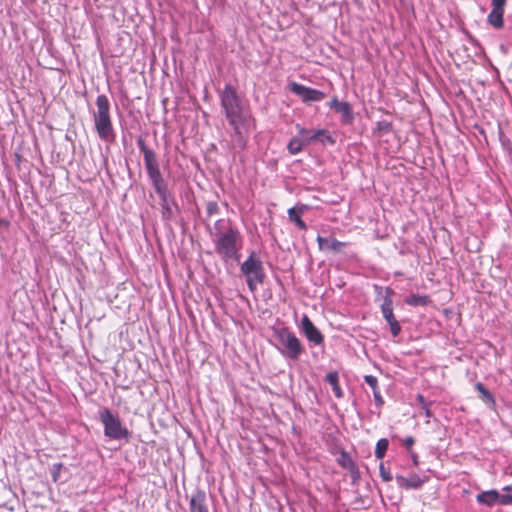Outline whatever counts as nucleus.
Here are the masks:
<instances>
[{"mask_svg": "<svg viewBox=\"0 0 512 512\" xmlns=\"http://www.w3.org/2000/svg\"><path fill=\"white\" fill-rule=\"evenodd\" d=\"M211 236L215 252L223 261H239L243 238L236 226L232 225L229 221L219 219L214 224Z\"/></svg>", "mask_w": 512, "mask_h": 512, "instance_id": "1", "label": "nucleus"}, {"mask_svg": "<svg viewBox=\"0 0 512 512\" xmlns=\"http://www.w3.org/2000/svg\"><path fill=\"white\" fill-rule=\"evenodd\" d=\"M219 98L222 111L229 124H234L235 121L249 120V112L235 87L226 84L224 89L219 92Z\"/></svg>", "mask_w": 512, "mask_h": 512, "instance_id": "2", "label": "nucleus"}, {"mask_svg": "<svg viewBox=\"0 0 512 512\" xmlns=\"http://www.w3.org/2000/svg\"><path fill=\"white\" fill-rule=\"evenodd\" d=\"M96 107L93 120L97 135L102 141L112 143L115 141L116 135L110 116V102L106 95L97 96Z\"/></svg>", "mask_w": 512, "mask_h": 512, "instance_id": "3", "label": "nucleus"}, {"mask_svg": "<svg viewBox=\"0 0 512 512\" xmlns=\"http://www.w3.org/2000/svg\"><path fill=\"white\" fill-rule=\"evenodd\" d=\"M275 337L278 341L276 348L280 354L291 361H298L305 351L304 346L288 328H280L275 331Z\"/></svg>", "mask_w": 512, "mask_h": 512, "instance_id": "4", "label": "nucleus"}, {"mask_svg": "<svg viewBox=\"0 0 512 512\" xmlns=\"http://www.w3.org/2000/svg\"><path fill=\"white\" fill-rule=\"evenodd\" d=\"M99 420L104 427V435L110 440L129 441L130 432L122 425L121 419L110 409L104 408L99 412Z\"/></svg>", "mask_w": 512, "mask_h": 512, "instance_id": "5", "label": "nucleus"}, {"mask_svg": "<svg viewBox=\"0 0 512 512\" xmlns=\"http://www.w3.org/2000/svg\"><path fill=\"white\" fill-rule=\"evenodd\" d=\"M240 270L246 277V282L251 292L257 289L258 284H263L265 271L262 261L255 251H252L248 258L241 264Z\"/></svg>", "mask_w": 512, "mask_h": 512, "instance_id": "6", "label": "nucleus"}, {"mask_svg": "<svg viewBox=\"0 0 512 512\" xmlns=\"http://www.w3.org/2000/svg\"><path fill=\"white\" fill-rule=\"evenodd\" d=\"M232 127L230 135V148L234 151H243L247 145L248 139V120L243 122L235 121L234 124H229Z\"/></svg>", "mask_w": 512, "mask_h": 512, "instance_id": "7", "label": "nucleus"}, {"mask_svg": "<svg viewBox=\"0 0 512 512\" xmlns=\"http://www.w3.org/2000/svg\"><path fill=\"white\" fill-rule=\"evenodd\" d=\"M147 175L153 185L155 192H161L168 189L167 182L160 171L157 156L144 160Z\"/></svg>", "mask_w": 512, "mask_h": 512, "instance_id": "8", "label": "nucleus"}, {"mask_svg": "<svg viewBox=\"0 0 512 512\" xmlns=\"http://www.w3.org/2000/svg\"><path fill=\"white\" fill-rule=\"evenodd\" d=\"M147 175L153 185L155 192H161L168 189L167 182L160 171L157 156L144 160Z\"/></svg>", "mask_w": 512, "mask_h": 512, "instance_id": "9", "label": "nucleus"}, {"mask_svg": "<svg viewBox=\"0 0 512 512\" xmlns=\"http://www.w3.org/2000/svg\"><path fill=\"white\" fill-rule=\"evenodd\" d=\"M296 129L298 130L299 135L303 136L306 146L315 142H320L322 144L328 143L331 145L335 143V140L327 129L307 130L299 124L296 125Z\"/></svg>", "mask_w": 512, "mask_h": 512, "instance_id": "10", "label": "nucleus"}, {"mask_svg": "<svg viewBox=\"0 0 512 512\" xmlns=\"http://www.w3.org/2000/svg\"><path fill=\"white\" fill-rule=\"evenodd\" d=\"M290 91L299 96L303 102H319L326 97V94L320 90L306 87L302 84L291 82Z\"/></svg>", "mask_w": 512, "mask_h": 512, "instance_id": "11", "label": "nucleus"}, {"mask_svg": "<svg viewBox=\"0 0 512 512\" xmlns=\"http://www.w3.org/2000/svg\"><path fill=\"white\" fill-rule=\"evenodd\" d=\"M301 330L310 343L314 345L323 344L324 336L307 315H304L301 320Z\"/></svg>", "mask_w": 512, "mask_h": 512, "instance_id": "12", "label": "nucleus"}, {"mask_svg": "<svg viewBox=\"0 0 512 512\" xmlns=\"http://www.w3.org/2000/svg\"><path fill=\"white\" fill-rule=\"evenodd\" d=\"M160 198V205L162 208V217L165 220H170L174 216L173 206H176L174 199L171 196L169 189L156 193Z\"/></svg>", "mask_w": 512, "mask_h": 512, "instance_id": "13", "label": "nucleus"}, {"mask_svg": "<svg viewBox=\"0 0 512 512\" xmlns=\"http://www.w3.org/2000/svg\"><path fill=\"white\" fill-rule=\"evenodd\" d=\"M316 240L321 251H333L338 253L346 246L345 242H341L335 238L318 236Z\"/></svg>", "mask_w": 512, "mask_h": 512, "instance_id": "14", "label": "nucleus"}, {"mask_svg": "<svg viewBox=\"0 0 512 512\" xmlns=\"http://www.w3.org/2000/svg\"><path fill=\"white\" fill-rule=\"evenodd\" d=\"M206 493L203 490L197 489L191 496L190 499V511L191 512H208L206 504Z\"/></svg>", "mask_w": 512, "mask_h": 512, "instance_id": "15", "label": "nucleus"}, {"mask_svg": "<svg viewBox=\"0 0 512 512\" xmlns=\"http://www.w3.org/2000/svg\"><path fill=\"white\" fill-rule=\"evenodd\" d=\"M392 294L393 291L390 288H387L386 296L384 297L383 303L381 305L382 314L387 323L397 320L393 313V301L391 299Z\"/></svg>", "mask_w": 512, "mask_h": 512, "instance_id": "16", "label": "nucleus"}, {"mask_svg": "<svg viewBox=\"0 0 512 512\" xmlns=\"http://www.w3.org/2000/svg\"><path fill=\"white\" fill-rule=\"evenodd\" d=\"M396 481L399 487L404 489H418L422 486L423 480L416 474H412L410 477L406 478L402 475L396 476Z\"/></svg>", "mask_w": 512, "mask_h": 512, "instance_id": "17", "label": "nucleus"}, {"mask_svg": "<svg viewBox=\"0 0 512 512\" xmlns=\"http://www.w3.org/2000/svg\"><path fill=\"white\" fill-rule=\"evenodd\" d=\"M487 22L495 29H501L504 25V9L492 8L488 14Z\"/></svg>", "mask_w": 512, "mask_h": 512, "instance_id": "18", "label": "nucleus"}, {"mask_svg": "<svg viewBox=\"0 0 512 512\" xmlns=\"http://www.w3.org/2000/svg\"><path fill=\"white\" fill-rule=\"evenodd\" d=\"M364 380L373 390V396H374V401H375L376 405H378V406L383 405L384 400H383V397L381 396L380 391L378 389L377 378L373 375H366L364 377Z\"/></svg>", "mask_w": 512, "mask_h": 512, "instance_id": "19", "label": "nucleus"}, {"mask_svg": "<svg viewBox=\"0 0 512 512\" xmlns=\"http://www.w3.org/2000/svg\"><path fill=\"white\" fill-rule=\"evenodd\" d=\"M499 500V493L495 490L482 492L477 495V501L487 506H493Z\"/></svg>", "mask_w": 512, "mask_h": 512, "instance_id": "20", "label": "nucleus"}, {"mask_svg": "<svg viewBox=\"0 0 512 512\" xmlns=\"http://www.w3.org/2000/svg\"><path fill=\"white\" fill-rule=\"evenodd\" d=\"M304 146H306V143L303 136L298 134L289 141L287 149L291 155H297L302 151Z\"/></svg>", "mask_w": 512, "mask_h": 512, "instance_id": "21", "label": "nucleus"}, {"mask_svg": "<svg viewBox=\"0 0 512 512\" xmlns=\"http://www.w3.org/2000/svg\"><path fill=\"white\" fill-rule=\"evenodd\" d=\"M335 111L342 115V122L344 124H350L354 119L351 106L348 102H341Z\"/></svg>", "mask_w": 512, "mask_h": 512, "instance_id": "22", "label": "nucleus"}, {"mask_svg": "<svg viewBox=\"0 0 512 512\" xmlns=\"http://www.w3.org/2000/svg\"><path fill=\"white\" fill-rule=\"evenodd\" d=\"M326 382L332 386V390L334 395L337 398H341L343 396V392L339 386V376L337 372H330L326 375Z\"/></svg>", "mask_w": 512, "mask_h": 512, "instance_id": "23", "label": "nucleus"}, {"mask_svg": "<svg viewBox=\"0 0 512 512\" xmlns=\"http://www.w3.org/2000/svg\"><path fill=\"white\" fill-rule=\"evenodd\" d=\"M475 388L479 392L480 398L486 404H488L489 406L495 405V399L492 393L481 382L476 383Z\"/></svg>", "mask_w": 512, "mask_h": 512, "instance_id": "24", "label": "nucleus"}, {"mask_svg": "<svg viewBox=\"0 0 512 512\" xmlns=\"http://www.w3.org/2000/svg\"><path fill=\"white\" fill-rule=\"evenodd\" d=\"M405 303L410 306H425L429 303L427 295L411 294L405 299Z\"/></svg>", "mask_w": 512, "mask_h": 512, "instance_id": "25", "label": "nucleus"}, {"mask_svg": "<svg viewBox=\"0 0 512 512\" xmlns=\"http://www.w3.org/2000/svg\"><path fill=\"white\" fill-rule=\"evenodd\" d=\"M338 463L341 467L348 469L351 472H355L357 470V465L352 460L351 456L345 451L341 452Z\"/></svg>", "mask_w": 512, "mask_h": 512, "instance_id": "26", "label": "nucleus"}, {"mask_svg": "<svg viewBox=\"0 0 512 512\" xmlns=\"http://www.w3.org/2000/svg\"><path fill=\"white\" fill-rule=\"evenodd\" d=\"M388 446H389L388 439H386V438L379 439L376 443L375 457L377 459L381 460L385 456Z\"/></svg>", "mask_w": 512, "mask_h": 512, "instance_id": "27", "label": "nucleus"}, {"mask_svg": "<svg viewBox=\"0 0 512 512\" xmlns=\"http://www.w3.org/2000/svg\"><path fill=\"white\" fill-rule=\"evenodd\" d=\"M288 218L291 222H293L300 230H306L307 225L306 223L301 219V215L297 214L296 211H294L293 208H290L288 210Z\"/></svg>", "mask_w": 512, "mask_h": 512, "instance_id": "28", "label": "nucleus"}, {"mask_svg": "<svg viewBox=\"0 0 512 512\" xmlns=\"http://www.w3.org/2000/svg\"><path fill=\"white\" fill-rule=\"evenodd\" d=\"M137 146H138L139 150L143 153L144 160H147L149 158L156 156V153L154 152V150L147 147L145 140L142 137H139L137 139Z\"/></svg>", "mask_w": 512, "mask_h": 512, "instance_id": "29", "label": "nucleus"}, {"mask_svg": "<svg viewBox=\"0 0 512 512\" xmlns=\"http://www.w3.org/2000/svg\"><path fill=\"white\" fill-rule=\"evenodd\" d=\"M379 472H380V476L383 481L389 482L393 479V477L390 473V469L386 468L383 462L380 463Z\"/></svg>", "mask_w": 512, "mask_h": 512, "instance_id": "30", "label": "nucleus"}, {"mask_svg": "<svg viewBox=\"0 0 512 512\" xmlns=\"http://www.w3.org/2000/svg\"><path fill=\"white\" fill-rule=\"evenodd\" d=\"M63 468V464L62 463H55L52 465L51 467V476H52V480L54 482H58L59 479H60V472H61V469Z\"/></svg>", "mask_w": 512, "mask_h": 512, "instance_id": "31", "label": "nucleus"}, {"mask_svg": "<svg viewBox=\"0 0 512 512\" xmlns=\"http://www.w3.org/2000/svg\"><path fill=\"white\" fill-rule=\"evenodd\" d=\"M206 212H207V215L209 217L212 216V215L218 214L219 213V206H218L217 202H215V201H208L207 204H206Z\"/></svg>", "mask_w": 512, "mask_h": 512, "instance_id": "32", "label": "nucleus"}, {"mask_svg": "<svg viewBox=\"0 0 512 512\" xmlns=\"http://www.w3.org/2000/svg\"><path fill=\"white\" fill-rule=\"evenodd\" d=\"M389 326H390V331H391V334L396 337L400 334L401 332V326L399 324V322L397 320H394L390 323H388Z\"/></svg>", "mask_w": 512, "mask_h": 512, "instance_id": "33", "label": "nucleus"}, {"mask_svg": "<svg viewBox=\"0 0 512 512\" xmlns=\"http://www.w3.org/2000/svg\"><path fill=\"white\" fill-rule=\"evenodd\" d=\"M498 502L502 505H511L512 504V495L511 494H499Z\"/></svg>", "mask_w": 512, "mask_h": 512, "instance_id": "34", "label": "nucleus"}, {"mask_svg": "<svg viewBox=\"0 0 512 512\" xmlns=\"http://www.w3.org/2000/svg\"><path fill=\"white\" fill-rule=\"evenodd\" d=\"M294 209V211H296L297 214L299 215H302L304 214L305 212L308 211L309 209V206L306 205V204H297L296 206L292 207Z\"/></svg>", "mask_w": 512, "mask_h": 512, "instance_id": "35", "label": "nucleus"}, {"mask_svg": "<svg viewBox=\"0 0 512 512\" xmlns=\"http://www.w3.org/2000/svg\"><path fill=\"white\" fill-rule=\"evenodd\" d=\"M506 3H507V0H492L491 6H492V8L505 9Z\"/></svg>", "mask_w": 512, "mask_h": 512, "instance_id": "36", "label": "nucleus"}, {"mask_svg": "<svg viewBox=\"0 0 512 512\" xmlns=\"http://www.w3.org/2000/svg\"><path fill=\"white\" fill-rule=\"evenodd\" d=\"M413 444H414V438L413 437L409 436V437L405 438L404 445L406 446L407 449H410Z\"/></svg>", "mask_w": 512, "mask_h": 512, "instance_id": "37", "label": "nucleus"}, {"mask_svg": "<svg viewBox=\"0 0 512 512\" xmlns=\"http://www.w3.org/2000/svg\"><path fill=\"white\" fill-rule=\"evenodd\" d=\"M340 103H341V102H340V101H338V99H337V98H333V99L328 103V105H329V107H330V108H332V109H334V110H335V109L340 105Z\"/></svg>", "mask_w": 512, "mask_h": 512, "instance_id": "38", "label": "nucleus"}, {"mask_svg": "<svg viewBox=\"0 0 512 512\" xmlns=\"http://www.w3.org/2000/svg\"><path fill=\"white\" fill-rule=\"evenodd\" d=\"M389 128H390V124L385 123V124H384V126H383V129H384V130H386V131H388V130H389Z\"/></svg>", "mask_w": 512, "mask_h": 512, "instance_id": "39", "label": "nucleus"}, {"mask_svg": "<svg viewBox=\"0 0 512 512\" xmlns=\"http://www.w3.org/2000/svg\"><path fill=\"white\" fill-rule=\"evenodd\" d=\"M412 457H413L414 464H417V456L413 455Z\"/></svg>", "mask_w": 512, "mask_h": 512, "instance_id": "40", "label": "nucleus"}, {"mask_svg": "<svg viewBox=\"0 0 512 512\" xmlns=\"http://www.w3.org/2000/svg\"><path fill=\"white\" fill-rule=\"evenodd\" d=\"M418 399L421 401V402H424V397L422 395H419L418 396Z\"/></svg>", "mask_w": 512, "mask_h": 512, "instance_id": "41", "label": "nucleus"}, {"mask_svg": "<svg viewBox=\"0 0 512 512\" xmlns=\"http://www.w3.org/2000/svg\"><path fill=\"white\" fill-rule=\"evenodd\" d=\"M511 489H512V488H511L510 486H506V487L504 488V490H507V491H508V490H511Z\"/></svg>", "mask_w": 512, "mask_h": 512, "instance_id": "42", "label": "nucleus"}]
</instances>
